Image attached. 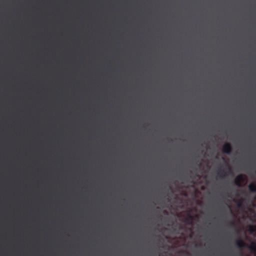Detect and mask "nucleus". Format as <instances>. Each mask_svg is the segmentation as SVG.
Here are the masks:
<instances>
[{"label": "nucleus", "mask_w": 256, "mask_h": 256, "mask_svg": "<svg viewBox=\"0 0 256 256\" xmlns=\"http://www.w3.org/2000/svg\"><path fill=\"white\" fill-rule=\"evenodd\" d=\"M226 168H227V169L228 170V174H227L226 172H224V170H221V172L218 174V176H219L220 178H224L226 176H227L228 175V174H232V168H231L230 166L228 164H226Z\"/></svg>", "instance_id": "obj_3"}, {"label": "nucleus", "mask_w": 256, "mask_h": 256, "mask_svg": "<svg viewBox=\"0 0 256 256\" xmlns=\"http://www.w3.org/2000/svg\"><path fill=\"white\" fill-rule=\"evenodd\" d=\"M232 148L230 144V143L226 142V143L222 147V152H223L230 154L232 152Z\"/></svg>", "instance_id": "obj_4"}, {"label": "nucleus", "mask_w": 256, "mask_h": 256, "mask_svg": "<svg viewBox=\"0 0 256 256\" xmlns=\"http://www.w3.org/2000/svg\"><path fill=\"white\" fill-rule=\"evenodd\" d=\"M236 232L237 234H238V230H236Z\"/></svg>", "instance_id": "obj_11"}, {"label": "nucleus", "mask_w": 256, "mask_h": 256, "mask_svg": "<svg viewBox=\"0 0 256 256\" xmlns=\"http://www.w3.org/2000/svg\"><path fill=\"white\" fill-rule=\"evenodd\" d=\"M248 190L250 192L256 193V183L251 182L248 186Z\"/></svg>", "instance_id": "obj_5"}, {"label": "nucleus", "mask_w": 256, "mask_h": 256, "mask_svg": "<svg viewBox=\"0 0 256 256\" xmlns=\"http://www.w3.org/2000/svg\"><path fill=\"white\" fill-rule=\"evenodd\" d=\"M229 226L231 228H234L235 227V223L233 221H230L229 222Z\"/></svg>", "instance_id": "obj_8"}, {"label": "nucleus", "mask_w": 256, "mask_h": 256, "mask_svg": "<svg viewBox=\"0 0 256 256\" xmlns=\"http://www.w3.org/2000/svg\"><path fill=\"white\" fill-rule=\"evenodd\" d=\"M244 201V199H242L240 200H239V202H238V206H240L241 205H242V202Z\"/></svg>", "instance_id": "obj_9"}, {"label": "nucleus", "mask_w": 256, "mask_h": 256, "mask_svg": "<svg viewBox=\"0 0 256 256\" xmlns=\"http://www.w3.org/2000/svg\"><path fill=\"white\" fill-rule=\"evenodd\" d=\"M248 230L250 234H254L256 232V227L254 225H249L248 226Z\"/></svg>", "instance_id": "obj_6"}, {"label": "nucleus", "mask_w": 256, "mask_h": 256, "mask_svg": "<svg viewBox=\"0 0 256 256\" xmlns=\"http://www.w3.org/2000/svg\"><path fill=\"white\" fill-rule=\"evenodd\" d=\"M246 180V176L242 174L238 175L234 180V183L236 186L238 187L242 186V184Z\"/></svg>", "instance_id": "obj_2"}, {"label": "nucleus", "mask_w": 256, "mask_h": 256, "mask_svg": "<svg viewBox=\"0 0 256 256\" xmlns=\"http://www.w3.org/2000/svg\"><path fill=\"white\" fill-rule=\"evenodd\" d=\"M194 218L193 216L190 215L188 214L187 218H186V222L189 224H192V221L193 220Z\"/></svg>", "instance_id": "obj_7"}, {"label": "nucleus", "mask_w": 256, "mask_h": 256, "mask_svg": "<svg viewBox=\"0 0 256 256\" xmlns=\"http://www.w3.org/2000/svg\"><path fill=\"white\" fill-rule=\"evenodd\" d=\"M236 246L240 248H248L251 250L256 252V243L252 242L250 246L247 244L242 240L239 239L236 242Z\"/></svg>", "instance_id": "obj_1"}, {"label": "nucleus", "mask_w": 256, "mask_h": 256, "mask_svg": "<svg viewBox=\"0 0 256 256\" xmlns=\"http://www.w3.org/2000/svg\"><path fill=\"white\" fill-rule=\"evenodd\" d=\"M243 193H244V194L246 196V195H247V194H246V192L243 191Z\"/></svg>", "instance_id": "obj_10"}]
</instances>
